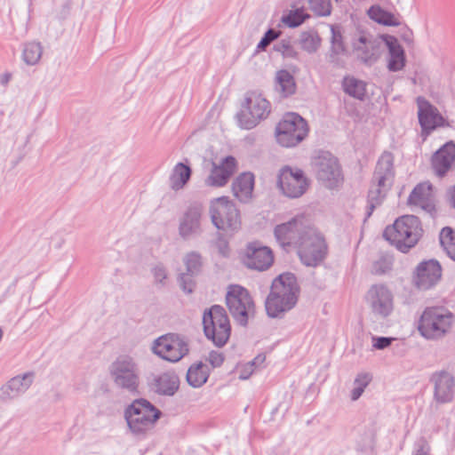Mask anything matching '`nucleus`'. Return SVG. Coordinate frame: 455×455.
<instances>
[{
	"instance_id": "1",
	"label": "nucleus",
	"mask_w": 455,
	"mask_h": 455,
	"mask_svg": "<svg viewBox=\"0 0 455 455\" xmlns=\"http://www.w3.org/2000/svg\"><path fill=\"white\" fill-rule=\"evenodd\" d=\"M424 229L420 220L414 215H403L387 226L384 237L403 252L414 247L421 239Z\"/></svg>"
},
{
	"instance_id": "2",
	"label": "nucleus",
	"mask_w": 455,
	"mask_h": 455,
	"mask_svg": "<svg viewBox=\"0 0 455 455\" xmlns=\"http://www.w3.org/2000/svg\"><path fill=\"white\" fill-rule=\"evenodd\" d=\"M299 291L294 275L284 273L275 278L272 283L271 292L266 302L267 314L275 317L291 309L297 301Z\"/></svg>"
},
{
	"instance_id": "3",
	"label": "nucleus",
	"mask_w": 455,
	"mask_h": 455,
	"mask_svg": "<svg viewBox=\"0 0 455 455\" xmlns=\"http://www.w3.org/2000/svg\"><path fill=\"white\" fill-rule=\"evenodd\" d=\"M108 375L113 384L130 394L139 393L140 371L133 358L129 355L117 356L108 366Z\"/></svg>"
},
{
	"instance_id": "4",
	"label": "nucleus",
	"mask_w": 455,
	"mask_h": 455,
	"mask_svg": "<svg viewBox=\"0 0 455 455\" xmlns=\"http://www.w3.org/2000/svg\"><path fill=\"white\" fill-rule=\"evenodd\" d=\"M453 323L452 314L441 307H431L423 312L419 331L427 339H438L448 332Z\"/></svg>"
},
{
	"instance_id": "5",
	"label": "nucleus",
	"mask_w": 455,
	"mask_h": 455,
	"mask_svg": "<svg viewBox=\"0 0 455 455\" xmlns=\"http://www.w3.org/2000/svg\"><path fill=\"white\" fill-rule=\"evenodd\" d=\"M204 331L205 336L216 346H224L231 334L228 316L223 307L213 306L204 315Z\"/></svg>"
},
{
	"instance_id": "6",
	"label": "nucleus",
	"mask_w": 455,
	"mask_h": 455,
	"mask_svg": "<svg viewBox=\"0 0 455 455\" xmlns=\"http://www.w3.org/2000/svg\"><path fill=\"white\" fill-rule=\"evenodd\" d=\"M307 124L299 115L290 112L283 116L275 129V139L283 147H295L307 135Z\"/></svg>"
},
{
	"instance_id": "7",
	"label": "nucleus",
	"mask_w": 455,
	"mask_h": 455,
	"mask_svg": "<svg viewBox=\"0 0 455 455\" xmlns=\"http://www.w3.org/2000/svg\"><path fill=\"white\" fill-rule=\"evenodd\" d=\"M211 217L213 224L226 233L240 229L242 221L235 204L228 197H220L211 203Z\"/></svg>"
},
{
	"instance_id": "8",
	"label": "nucleus",
	"mask_w": 455,
	"mask_h": 455,
	"mask_svg": "<svg viewBox=\"0 0 455 455\" xmlns=\"http://www.w3.org/2000/svg\"><path fill=\"white\" fill-rule=\"evenodd\" d=\"M226 304L231 315L243 325L255 312V304L251 295L245 288L238 284H231L228 287Z\"/></svg>"
},
{
	"instance_id": "9",
	"label": "nucleus",
	"mask_w": 455,
	"mask_h": 455,
	"mask_svg": "<svg viewBox=\"0 0 455 455\" xmlns=\"http://www.w3.org/2000/svg\"><path fill=\"white\" fill-rule=\"evenodd\" d=\"M269 112V102L261 94L251 92L238 114V121L242 127L251 129L265 119Z\"/></svg>"
},
{
	"instance_id": "10",
	"label": "nucleus",
	"mask_w": 455,
	"mask_h": 455,
	"mask_svg": "<svg viewBox=\"0 0 455 455\" xmlns=\"http://www.w3.org/2000/svg\"><path fill=\"white\" fill-rule=\"evenodd\" d=\"M153 352L164 360L176 363L188 354V341L177 333H167L156 339L152 346Z\"/></svg>"
},
{
	"instance_id": "11",
	"label": "nucleus",
	"mask_w": 455,
	"mask_h": 455,
	"mask_svg": "<svg viewBox=\"0 0 455 455\" xmlns=\"http://www.w3.org/2000/svg\"><path fill=\"white\" fill-rule=\"evenodd\" d=\"M298 246L299 255L307 266L317 265L327 253L324 239L310 228L303 236H300Z\"/></svg>"
},
{
	"instance_id": "12",
	"label": "nucleus",
	"mask_w": 455,
	"mask_h": 455,
	"mask_svg": "<svg viewBox=\"0 0 455 455\" xmlns=\"http://www.w3.org/2000/svg\"><path fill=\"white\" fill-rule=\"evenodd\" d=\"M278 187L287 196L299 197L307 189L308 180L301 170L285 166L280 170Z\"/></svg>"
},
{
	"instance_id": "13",
	"label": "nucleus",
	"mask_w": 455,
	"mask_h": 455,
	"mask_svg": "<svg viewBox=\"0 0 455 455\" xmlns=\"http://www.w3.org/2000/svg\"><path fill=\"white\" fill-rule=\"evenodd\" d=\"M309 228L307 220L296 218L291 221L277 226L275 229V235L280 244L283 247L289 246L291 243L299 244L300 236H303Z\"/></svg>"
},
{
	"instance_id": "14",
	"label": "nucleus",
	"mask_w": 455,
	"mask_h": 455,
	"mask_svg": "<svg viewBox=\"0 0 455 455\" xmlns=\"http://www.w3.org/2000/svg\"><path fill=\"white\" fill-rule=\"evenodd\" d=\"M243 260L251 268L265 270L273 264L274 255L270 248L251 243L246 247Z\"/></svg>"
},
{
	"instance_id": "15",
	"label": "nucleus",
	"mask_w": 455,
	"mask_h": 455,
	"mask_svg": "<svg viewBox=\"0 0 455 455\" xmlns=\"http://www.w3.org/2000/svg\"><path fill=\"white\" fill-rule=\"evenodd\" d=\"M442 276V267L436 260L420 263L415 273L414 283L420 289H428L435 285Z\"/></svg>"
},
{
	"instance_id": "16",
	"label": "nucleus",
	"mask_w": 455,
	"mask_h": 455,
	"mask_svg": "<svg viewBox=\"0 0 455 455\" xmlns=\"http://www.w3.org/2000/svg\"><path fill=\"white\" fill-rule=\"evenodd\" d=\"M236 169L237 163L233 156H227L219 164H213L211 173L206 180L207 185L218 188L225 186Z\"/></svg>"
},
{
	"instance_id": "17",
	"label": "nucleus",
	"mask_w": 455,
	"mask_h": 455,
	"mask_svg": "<svg viewBox=\"0 0 455 455\" xmlns=\"http://www.w3.org/2000/svg\"><path fill=\"white\" fill-rule=\"evenodd\" d=\"M408 203L429 213L435 212V199L432 185L423 182L416 186L409 196Z\"/></svg>"
},
{
	"instance_id": "18",
	"label": "nucleus",
	"mask_w": 455,
	"mask_h": 455,
	"mask_svg": "<svg viewBox=\"0 0 455 455\" xmlns=\"http://www.w3.org/2000/svg\"><path fill=\"white\" fill-rule=\"evenodd\" d=\"M34 374L27 372L11 379L0 388V400L14 399L25 393L33 382Z\"/></svg>"
},
{
	"instance_id": "19",
	"label": "nucleus",
	"mask_w": 455,
	"mask_h": 455,
	"mask_svg": "<svg viewBox=\"0 0 455 455\" xmlns=\"http://www.w3.org/2000/svg\"><path fill=\"white\" fill-rule=\"evenodd\" d=\"M455 161V144L448 142L437 150L431 158V166L435 173L444 176Z\"/></svg>"
},
{
	"instance_id": "20",
	"label": "nucleus",
	"mask_w": 455,
	"mask_h": 455,
	"mask_svg": "<svg viewBox=\"0 0 455 455\" xmlns=\"http://www.w3.org/2000/svg\"><path fill=\"white\" fill-rule=\"evenodd\" d=\"M372 309L379 315H387L392 310V297L383 286H374L368 293Z\"/></svg>"
},
{
	"instance_id": "21",
	"label": "nucleus",
	"mask_w": 455,
	"mask_h": 455,
	"mask_svg": "<svg viewBox=\"0 0 455 455\" xmlns=\"http://www.w3.org/2000/svg\"><path fill=\"white\" fill-rule=\"evenodd\" d=\"M419 119L424 131H430L443 124V118L439 115L436 108L431 106L425 100L419 98Z\"/></svg>"
},
{
	"instance_id": "22",
	"label": "nucleus",
	"mask_w": 455,
	"mask_h": 455,
	"mask_svg": "<svg viewBox=\"0 0 455 455\" xmlns=\"http://www.w3.org/2000/svg\"><path fill=\"white\" fill-rule=\"evenodd\" d=\"M124 419L132 435L142 434V398L135 399L125 408Z\"/></svg>"
},
{
	"instance_id": "23",
	"label": "nucleus",
	"mask_w": 455,
	"mask_h": 455,
	"mask_svg": "<svg viewBox=\"0 0 455 455\" xmlns=\"http://www.w3.org/2000/svg\"><path fill=\"white\" fill-rule=\"evenodd\" d=\"M380 38L386 43L389 50L388 68L398 71L404 66V52L397 39L389 35H383Z\"/></svg>"
},
{
	"instance_id": "24",
	"label": "nucleus",
	"mask_w": 455,
	"mask_h": 455,
	"mask_svg": "<svg viewBox=\"0 0 455 455\" xmlns=\"http://www.w3.org/2000/svg\"><path fill=\"white\" fill-rule=\"evenodd\" d=\"M393 176V156L391 154L385 153L378 162L374 178L378 181L379 187L382 188L391 184Z\"/></svg>"
},
{
	"instance_id": "25",
	"label": "nucleus",
	"mask_w": 455,
	"mask_h": 455,
	"mask_svg": "<svg viewBox=\"0 0 455 455\" xmlns=\"http://www.w3.org/2000/svg\"><path fill=\"white\" fill-rule=\"evenodd\" d=\"M254 175L251 172L240 174L233 183L235 196L240 201H248L252 197L254 188Z\"/></svg>"
},
{
	"instance_id": "26",
	"label": "nucleus",
	"mask_w": 455,
	"mask_h": 455,
	"mask_svg": "<svg viewBox=\"0 0 455 455\" xmlns=\"http://www.w3.org/2000/svg\"><path fill=\"white\" fill-rule=\"evenodd\" d=\"M152 388L164 395H173L179 387L178 377L172 373H164L150 384Z\"/></svg>"
},
{
	"instance_id": "27",
	"label": "nucleus",
	"mask_w": 455,
	"mask_h": 455,
	"mask_svg": "<svg viewBox=\"0 0 455 455\" xmlns=\"http://www.w3.org/2000/svg\"><path fill=\"white\" fill-rule=\"evenodd\" d=\"M453 379L446 373L435 377V397L440 402H448L453 394Z\"/></svg>"
},
{
	"instance_id": "28",
	"label": "nucleus",
	"mask_w": 455,
	"mask_h": 455,
	"mask_svg": "<svg viewBox=\"0 0 455 455\" xmlns=\"http://www.w3.org/2000/svg\"><path fill=\"white\" fill-rule=\"evenodd\" d=\"M319 177L329 187H333L340 179V170L336 159H329L327 163L320 164Z\"/></svg>"
},
{
	"instance_id": "29",
	"label": "nucleus",
	"mask_w": 455,
	"mask_h": 455,
	"mask_svg": "<svg viewBox=\"0 0 455 455\" xmlns=\"http://www.w3.org/2000/svg\"><path fill=\"white\" fill-rule=\"evenodd\" d=\"M369 17L382 25L398 26L400 24L399 18L395 14L385 11L379 5L371 6L368 11Z\"/></svg>"
},
{
	"instance_id": "30",
	"label": "nucleus",
	"mask_w": 455,
	"mask_h": 455,
	"mask_svg": "<svg viewBox=\"0 0 455 455\" xmlns=\"http://www.w3.org/2000/svg\"><path fill=\"white\" fill-rule=\"evenodd\" d=\"M43 54V46L41 43L31 41L25 43L22 50V60L28 66L37 64Z\"/></svg>"
},
{
	"instance_id": "31",
	"label": "nucleus",
	"mask_w": 455,
	"mask_h": 455,
	"mask_svg": "<svg viewBox=\"0 0 455 455\" xmlns=\"http://www.w3.org/2000/svg\"><path fill=\"white\" fill-rule=\"evenodd\" d=\"M191 176V169L187 164L182 163L178 164L171 175L170 182L173 189L179 190L182 188Z\"/></svg>"
},
{
	"instance_id": "32",
	"label": "nucleus",
	"mask_w": 455,
	"mask_h": 455,
	"mask_svg": "<svg viewBox=\"0 0 455 455\" xmlns=\"http://www.w3.org/2000/svg\"><path fill=\"white\" fill-rule=\"evenodd\" d=\"M202 212L198 208L189 209L180 224V232L182 235H188L196 230L200 225Z\"/></svg>"
},
{
	"instance_id": "33",
	"label": "nucleus",
	"mask_w": 455,
	"mask_h": 455,
	"mask_svg": "<svg viewBox=\"0 0 455 455\" xmlns=\"http://www.w3.org/2000/svg\"><path fill=\"white\" fill-rule=\"evenodd\" d=\"M441 246L448 256L455 260V229L451 227H444L439 234Z\"/></svg>"
},
{
	"instance_id": "34",
	"label": "nucleus",
	"mask_w": 455,
	"mask_h": 455,
	"mask_svg": "<svg viewBox=\"0 0 455 455\" xmlns=\"http://www.w3.org/2000/svg\"><path fill=\"white\" fill-rule=\"evenodd\" d=\"M208 369L203 363L192 365L187 375L188 381L193 387H200L204 384L208 379Z\"/></svg>"
},
{
	"instance_id": "35",
	"label": "nucleus",
	"mask_w": 455,
	"mask_h": 455,
	"mask_svg": "<svg viewBox=\"0 0 455 455\" xmlns=\"http://www.w3.org/2000/svg\"><path fill=\"white\" fill-rule=\"evenodd\" d=\"M276 82L282 92L285 95H291L296 91V84L293 76L286 70H280L276 74Z\"/></svg>"
},
{
	"instance_id": "36",
	"label": "nucleus",
	"mask_w": 455,
	"mask_h": 455,
	"mask_svg": "<svg viewBox=\"0 0 455 455\" xmlns=\"http://www.w3.org/2000/svg\"><path fill=\"white\" fill-rule=\"evenodd\" d=\"M343 86L345 92L355 98L363 99L365 95V84L363 81L353 77H347L344 80Z\"/></svg>"
},
{
	"instance_id": "37",
	"label": "nucleus",
	"mask_w": 455,
	"mask_h": 455,
	"mask_svg": "<svg viewBox=\"0 0 455 455\" xmlns=\"http://www.w3.org/2000/svg\"><path fill=\"white\" fill-rule=\"evenodd\" d=\"M308 17L302 9H296L290 11L282 18V21L288 27L294 28L302 24Z\"/></svg>"
},
{
	"instance_id": "38",
	"label": "nucleus",
	"mask_w": 455,
	"mask_h": 455,
	"mask_svg": "<svg viewBox=\"0 0 455 455\" xmlns=\"http://www.w3.org/2000/svg\"><path fill=\"white\" fill-rule=\"evenodd\" d=\"M309 6L318 15H328L331 13L330 0H310Z\"/></svg>"
},
{
	"instance_id": "39",
	"label": "nucleus",
	"mask_w": 455,
	"mask_h": 455,
	"mask_svg": "<svg viewBox=\"0 0 455 455\" xmlns=\"http://www.w3.org/2000/svg\"><path fill=\"white\" fill-rule=\"evenodd\" d=\"M160 415L161 412L158 409L144 400V422L154 423L159 419Z\"/></svg>"
},
{
	"instance_id": "40",
	"label": "nucleus",
	"mask_w": 455,
	"mask_h": 455,
	"mask_svg": "<svg viewBox=\"0 0 455 455\" xmlns=\"http://www.w3.org/2000/svg\"><path fill=\"white\" fill-rule=\"evenodd\" d=\"M371 378L367 374L359 375L358 378L355 379L356 387L352 392V399L356 400L363 392V388L368 385L370 382Z\"/></svg>"
},
{
	"instance_id": "41",
	"label": "nucleus",
	"mask_w": 455,
	"mask_h": 455,
	"mask_svg": "<svg viewBox=\"0 0 455 455\" xmlns=\"http://www.w3.org/2000/svg\"><path fill=\"white\" fill-rule=\"evenodd\" d=\"M185 263L188 272L194 274L199 269L201 266L200 257L196 253L188 254L185 259Z\"/></svg>"
},
{
	"instance_id": "42",
	"label": "nucleus",
	"mask_w": 455,
	"mask_h": 455,
	"mask_svg": "<svg viewBox=\"0 0 455 455\" xmlns=\"http://www.w3.org/2000/svg\"><path fill=\"white\" fill-rule=\"evenodd\" d=\"M332 49L336 53H339L344 51L342 36L340 32L335 28H332Z\"/></svg>"
},
{
	"instance_id": "43",
	"label": "nucleus",
	"mask_w": 455,
	"mask_h": 455,
	"mask_svg": "<svg viewBox=\"0 0 455 455\" xmlns=\"http://www.w3.org/2000/svg\"><path fill=\"white\" fill-rule=\"evenodd\" d=\"M391 264L387 259L376 261L372 266V272L377 275L384 274L390 269Z\"/></svg>"
},
{
	"instance_id": "44",
	"label": "nucleus",
	"mask_w": 455,
	"mask_h": 455,
	"mask_svg": "<svg viewBox=\"0 0 455 455\" xmlns=\"http://www.w3.org/2000/svg\"><path fill=\"white\" fill-rule=\"evenodd\" d=\"M279 36V33L273 30V29H269L265 36L262 38V40L260 41V43L259 44V48L264 50L274 39L277 38Z\"/></svg>"
},
{
	"instance_id": "45",
	"label": "nucleus",
	"mask_w": 455,
	"mask_h": 455,
	"mask_svg": "<svg viewBox=\"0 0 455 455\" xmlns=\"http://www.w3.org/2000/svg\"><path fill=\"white\" fill-rule=\"evenodd\" d=\"M208 361L213 367H218L222 364L224 357L220 352L213 351L210 353Z\"/></svg>"
},
{
	"instance_id": "46",
	"label": "nucleus",
	"mask_w": 455,
	"mask_h": 455,
	"mask_svg": "<svg viewBox=\"0 0 455 455\" xmlns=\"http://www.w3.org/2000/svg\"><path fill=\"white\" fill-rule=\"evenodd\" d=\"M391 340L387 338H373V347L377 349H383L391 344Z\"/></svg>"
},
{
	"instance_id": "47",
	"label": "nucleus",
	"mask_w": 455,
	"mask_h": 455,
	"mask_svg": "<svg viewBox=\"0 0 455 455\" xmlns=\"http://www.w3.org/2000/svg\"><path fill=\"white\" fill-rule=\"evenodd\" d=\"M154 276L157 282H162L165 278V272L162 267H156L154 269Z\"/></svg>"
},
{
	"instance_id": "48",
	"label": "nucleus",
	"mask_w": 455,
	"mask_h": 455,
	"mask_svg": "<svg viewBox=\"0 0 455 455\" xmlns=\"http://www.w3.org/2000/svg\"><path fill=\"white\" fill-rule=\"evenodd\" d=\"M359 45L356 46V50H363L366 47L367 38L364 34L360 33L357 38Z\"/></svg>"
},
{
	"instance_id": "49",
	"label": "nucleus",
	"mask_w": 455,
	"mask_h": 455,
	"mask_svg": "<svg viewBox=\"0 0 455 455\" xmlns=\"http://www.w3.org/2000/svg\"><path fill=\"white\" fill-rule=\"evenodd\" d=\"M11 74L9 73H4L3 75L0 76V84H3V85H6L10 80H11Z\"/></svg>"
},
{
	"instance_id": "50",
	"label": "nucleus",
	"mask_w": 455,
	"mask_h": 455,
	"mask_svg": "<svg viewBox=\"0 0 455 455\" xmlns=\"http://www.w3.org/2000/svg\"><path fill=\"white\" fill-rule=\"evenodd\" d=\"M451 203L452 204L454 205L455 207V187L453 188V189L451 191Z\"/></svg>"
},
{
	"instance_id": "51",
	"label": "nucleus",
	"mask_w": 455,
	"mask_h": 455,
	"mask_svg": "<svg viewBox=\"0 0 455 455\" xmlns=\"http://www.w3.org/2000/svg\"><path fill=\"white\" fill-rule=\"evenodd\" d=\"M252 366H253L252 364H247V365H245V367H247V368L250 370V372H251V371H252Z\"/></svg>"
},
{
	"instance_id": "52",
	"label": "nucleus",
	"mask_w": 455,
	"mask_h": 455,
	"mask_svg": "<svg viewBox=\"0 0 455 455\" xmlns=\"http://www.w3.org/2000/svg\"><path fill=\"white\" fill-rule=\"evenodd\" d=\"M240 378H242V379H247V378H248V376L241 374V375H240Z\"/></svg>"
}]
</instances>
